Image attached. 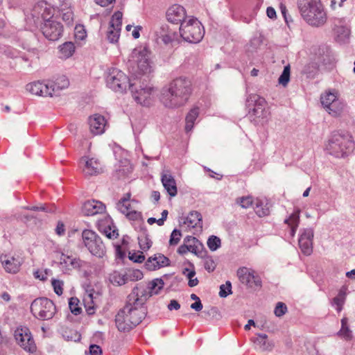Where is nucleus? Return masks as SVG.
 <instances>
[{"mask_svg":"<svg viewBox=\"0 0 355 355\" xmlns=\"http://www.w3.org/2000/svg\"><path fill=\"white\" fill-rule=\"evenodd\" d=\"M192 92V84L189 79L179 77L164 87L160 101L168 108H178L184 105Z\"/></svg>","mask_w":355,"mask_h":355,"instance_id":"f257e3e1","label":"nucleus"},{"mask_svg":"<svg viewBox=\"0 0 355 355\" xmlns=\"http://www.w3.org/2000/svg\"><path fill=\"white\" fill-rule=\"evenodd\" d=\"M134 294H129L125 306L115 316V323L119 331H129L138 325L147 314V308L142 302L134 299Z\"/></svg>","mask_w":355,"mask_h":355,"instance_id":"f03ea898","label":"nucleus"},{"mask_svg":"<svg viewBox=\"0 0 355 355\" xmlns=\"http://www.w3.org/2000/svg\"><path fill=\"white\" fill-rule=\"evenodd\" d=\"M301 16L310 26L319 27L327 21V14L320 0H297Z\"/></svg>","mask_w":355,"mask_h":355,"instance_id":"7ed1b4c3","label":"nucleus"},{"mask_svg":"<svg viewBox=\"0 0 355 355\" xmlns=\"http://www.w3.org/2000/svg\"><path fill=\"white\" fill-rule=\"evenodd\" d=\"M355 144L347 132H334L326 146L327 152L335 157H345L353 152Z\"/></svg>","mask_w":355,"mask_h":355,"instance_id":"20e7f679","label":"nucleus"},{"mask_svg":"<svg viewBox=\"0 0 355 355\" xmlns=\"http://www.w3.org/2000/svg\"><path fill=\"white\" fill-rule=\"evenodd\" d=\"M180 34L184 41L196 44L203 38L205 31L200 21L191 18L180 24Z\"/></svg>","mask_w":355,"mask_h":355,"instance_id":"39448f33","label":"nucleus"},{"mask_svg":"<svg viewBox=\"0 0 355 355\" xmlns=\"http://www.w3.org/2000/svg\"><path fill=\"white\" fill-rule=\"evenodd\" d=\"M148 80L146 78L141 79L137 76L134 78L133 83H130L129 85V89L135 101L144 106L150 105L153 91V87L146 84Z\"/></svg>","mask_w":355,"mask_h":355,"instance_id":"423d86ee","label":"nucleus"},{"mask_svg":"<svg viewBox=\"0 0 355 355\" xmlns=\"http://www.w3.org/2000/svg\"><path fill=\"white\" fill-rule=\"evenodd\" d=\"M31 311L36 318L47 320L53 318L56 313V307L53 301L41 297L35 299L31 303Z\"/></svg>","mask_w":355,"mask_h":355,"instance_id":"0eeeda50","label":"nucleus"},{"mask_svg":"<svg viewBox=\"0 0 355 355\" xmlns=\"http://www.w3.org/2000/svg\"><path fill=\"white\" fill-rule=\"evenodd\" d=\"M82 239L84 245L92 254L98 258H102L105 255V245L101 238L95 232L90 230H83Z\"/></svg>","mask_w":355,"mask_h":355,"instance_id":"6e6552de","label":"nucleus"},{"mask_svg":"<svg viewBox=\"0 0 355 355\" xmlns=\"http://www.w3.org/2000/svg\"><path fill=\"white\" fill-rule=\"evenodd\" d=\"M132 81L123 71L116 68L110 69L106 77L107 86L118 92L125 91L130 83H133Z\"/></svg>","mask_w":355,"mask_h":355,"instance_id":"1a4fd4ad","label":"nucleus"},{"mask_svg":"<svg viewBox=\"0 0 355 355\" xmlns=\"http://www.w3.org/2000/svg\"><path fill=\"white\" fill-rule=\"evenodd\" d=\"M133 62L137 64V74H135V78L142 79L140 77V75L144 76V78L148 79V77L146 76L152 71L151 63L149 59L148 52L146 49H144L141 51H137L135 50L133 52Z\"/></svg>","mask_w":355,"mask_h":355,"instance_id":"9d476101","label":"nucleus"},{"mask_svg":"<svg viewBox=\"0 0 355 355\" xmlns=\"http://www.w3.org/2000/svg\"><path fill=\"white\" fill-rule=\"evenodd\" d=\"M15 338L18 344L26 352L33 353L36 345L30 329L27 327H21L15 331Z\"/></svg>","mask_w":355,"mask_h":355,"instance_id":"9b49d317","label":"nucleus"},{"mask_svg":"<svg viewBox=\"0 0 355 355\" xmlns=\"http://www.w3.org/2000/svg\"><path fill=\"white\" fill-rule=\"evenodd\" d=\"M237 276L242 284L250 288H257L262 286L261 277L251 268H239L237 270Z\"/></svg>","mask_w":355,"mask_h":355,"instance_id":"f8f14e48","label":"nucleus"},{"mask_svg":"<svg viewBox=\"0 0 355 355\" xmlns=\"http://www.w3.org/2000/svg\"><path fill=\"white\" fill-rule=\"evenodd\" d=\"M44 36L50 41H57L62 35L63 26L55 19H46L41 25Z\"/></svg>","mask_w":355,"mask_h":355,"instance_id":"ddd939ff","label":"nucleus"},{"mask_svg":"<svg viewBox=\"0 0 355 355\" xmlns=\"http://www.w3.org/2000/svg\"><path fill=\"white\" fill-rule=\"evenodd\" d=\"M79 165L86 177L97 175L103 171L101 163L96 158L83 157L79 161Z\"/></svg>","mask_w":355,"mask_h":355,"instance_id":"4468645a","label":"nucleus"},{"mask_svg":"<svg viewBox=\"0 0 355 355\" xmlns=\"http://www.w3.org/2000/svg\"><path fill=\"white\" fill-rule=\"evenodd\" d=\"M53 85L50 81H37L31 83L26 85V90L32 94L40 96H53V89L51 86Z\"/></svg>","mask_w":355,"mask_h":355,"instance_id":"2eb2a0df","label":"nucleus"},{"mask_svg":"<svg viewBox=\"0 0 355 355\" xmlns=\"http://www.w3.org/2000/svg\"><path fill=\"white\" fill-rule=\"evenodd\" d=\"M313 228L308 227L300 230L298 244L302 252L305 255H310L313 252Z\"/></svg>","mask_w":355,"mask_h":355,"instance_id":"dca6fc26","label":"nucleus"},{"mask_svg":"<svg viewBox=\"0 0 355 355\" xmlns=\"http://www.w3.org/2000/svg\"><path fill=\"white\" fill-rule=\"evenodd\" d=\"M247 105H254V107L249 111V114L258 118H264L266 111L265 110L266 101L263 98L257 94H250L247 98Z\"/></svg>","mask_w":355,"mask_h":355,"instance_id":"f3484780","label":"nucleus"},{"mask_svg":"<svg viewBox=\"0 0 355 355\" xmlns=\"http://www.w3.org/2000/svg\"><path fill=\"white\" fill-rule=\"evenodd\" d=\"M4 259L1 260V266L5 271L10 274H17L24 263V259L18 254L12 255L6 254L3 256Z\"/></svg>","mask_w":355,"mask_h":355,"instance_id":"a211bd4d","label":"nucleus"},{"mask_svg":"<svg viewBox=\"0 0 355 355\" xmlns=\"http://www.w3.org/2000/svg\"><path fill=\"white\" fill-rule=\"evenodd\" d=\"M186 17V11L184 7L175 4L171 6L166 12L167 20L173 24L183 23Z\"/></svg>","mask_w":355,"mask_h":355,"instance_id":"6ab92c4d","label":"nucleus"},{"mask_svg":"<svg viewBox=\"0 0 355 355\" xmlns=\"http://www.w3.org/2000/svg\"><path fill=\"white\" fill-rule=\"evenodd\" d=\"M105 210V205L98 200H88L82 207V213L85 216H94L102 214Z\"/></svg>","mask_w":355,"mask_h":355,"instance_id":"aec40b11","label":"nucleus"},{"mask_svg":"<svg viewBox=\"0 0 355 355\" xmlns=\"http://www.w3.org/2000/svg\"><path fill=\"white\" fill-rule=\"evenodd\" d=\"M89 125L93 135H101L105 130V119L103 116L96 114L89 118Z\"/></svg>","mask_w":355,"mask_h":355,"instance_id":"412c9836","label":"nucleus"},{"mask_svg":"<svg viewBox=\"0 0 355 355\" xmlns=\"http://www.w3.org/2000/svg\"><path fill=\"white\" fill-rule=\"evenodd\" d=\"M162 183L171 197H174L178 193L176 182L171 174H162L161 177Z\"/></svg>","mask_w":355,"mask_h":355,"instance_id":"4be33fe9","label":"nucleus"},{"mask_svg":"<svg viewBox=\"0 0 355 355\" xmlns=\"http://www.w3.org/2000/svg\"><path fill=\"white\" fill-rule=\"evenodd\" d=\"M254 343L261 351H271L275 343L272 340H268V336L265 334H258L257 337L254 340Z\"/></svg>","mask_w":355,"mask_h":355,"instance_id":"5701e85b","label":"nucleus"},{"mask_svg":"<svg viewBox=\"0 0 355 355\" xmlns=\"http://www.w3.org/2000/svg\"><path fill=\"white\" fill-rule=\"evenodd\" d=\"M130 294H134L135 295L134 299H137L138 302H142L144 305H145L146 301L153 295L150 290H148V286L146 287L141 283L134 287Z\"/></svg>","mask_w":355,"mask_h":355,"instance_id":"b1692460","label":"nucleus"},{"mask_svg":"<svg viewBox=\"0 0 355 355\" xmlns=\"http://www.w3.org/2000/svg\"><path fill=\"white\" fill-rule=\"evenodd\" d=\"M284 223L290 227V234L294 237L300 223V210L292 213L288 218L284 220Z\"/></svg>","mask_w":355,"mask_h":355,"instance_id":"393cba45","label":"nucleus"},{"mask_svg":"<svg viewBox=\"0 0 355 355\" xmlns=\"http://www.w3.org/2000/svg\"><path fill=\"white\" fill-rule=\"evenodd\" d=\"M184 224L187 225L189 228H194L202 225V216L200 212L197 211H191L189 215L185 218Z\"/></svg>","mask_w":355,"mask_h":355,"instance_id":"a878e982","label":"nucleus"},{"mask_svg":"<svg viewBox=\"0 0 355 355\" xmlns=\"http://www.w3.org/2000/svg\"><path fill=\"white\" fill-rule=\"evenodd\" d=\"M74 52L75 46L71 42H66L59 46L60 57L62 59L71 57Z\"/></svg>","mask_w":355,"mask_h":355,"instance_id":"bb28decb","label":"nucleus"},{"mask_svg":"<svg viewBox=\"0 0 355 355\" xmlns=\"http://www.w3.org/2000/svg\"><path fill=\"white\" fill-rule=\"evenodd\" d=\"M199 115V108L198 107H194L191 109L189 112L187 114L185 121H186V125H185V130L187 132H190L193 128L194 123L197 119V117Z\"/></svg>","mask_w":355,"mask_h":355,"instance_id":"cd10ccee","label":"nucleus"},{"mask_svg":"<svg viewBox=\"0 0 355 355\" xmlns=\"http://www.w3.org/2000/svg\"><path fill=\"white\" fill-rule=\"evenodd\" d=\"M345 297L346 288L343 287L339 291L338 295L333 298L331 305L336 308L338 312H340L342 311L345 301Z\"/></svg>","mask_w":355,"mask_h":355,"instance_id":"c85d7f7f","label":"nucleus"},{"mask_svg":"<svg viewBox=\"0 0 355 355\" xmlns=\"http://www.w3.org/2000/svg\"><path fill=\"white\" fill-rule=\"evenodd\" d=\"M132 166L128 160H124L121 162L116 169V173L118 178H121L127 176L132 173Z\"/></svg>","mask_w":355,"mask_h":355,"instance_id":"c756f323","label":"nucleus"},{"mask_svg":"<svg viewBox=\"0 0 355 355\" xmlns=\"http://www.w3.org/2000/svg\"><path fill=\"white\" fill-rule=\"evenodd\" d=\"M109 280L114 286H122L127 283V275L119 271H114L110 274Z\"/></svg>","mask_w":355,"mask_h":355,"instance_id":"7c9ffc66","label":"nucleus"},{"mask_svg":"<svg viewBox=\"0 0 355 355\" xmlns=\"http://www.w3.org/2000/svg\"><path fill=\"white\" fill-rule=\"evenodd\" d=\"M53 85L51 88L53 89V95H57V92L60 90L68 87L69 82L65 76H61L56 79L55 81H51Z\"/></svg>","mask_w":355,"mask_h":355,"instance_id":"2f4dec72","label":"nucleus"},{"mask_svg":"<svg viewBox=\"0 0 355 355\" xmlns=\"http://www.w3.org/2000/svg\"><path fill=\"white\" fill-rule=\"evenodd\" d=\"M344 104L338 99L334 103L327 106L325 109L328 113L333 116H338L340 115L344 109Z\"/></svg>","mask_w":355,"mask_h":355,"instance_id":"473e14b6","label":"nucleus"},{"mask_svg":"<svg viewBox=\"0 0 355 355\" xmlns=\"http://www.w3.org/2000/svg\"><path fill=\"white\" fill-rule=\"evenodd\" d=\"M130 194L126 193L117 203L118 209L123 214H127V212L132 209L130 202Z\"/></svg>","mask_w":355,"mask_h":355,"instance_id":"72a5a7b5","label":"nucleus"},{"mask_svg":"<svg viewBox=\"0 0 355 355\" xmlns=\"http://www.w3.org/2000/svg\"><path fill=\"white\" fill-rule=\"evenodd\" d=\"M320 101L322 105L326 108L334 103L336 101H338L336 92H329L321 95Z\"/></svg>","mask_w":355,"mask_h":355,"instance_id":"f704fd0d","label":"nucleus"},{"mask_svg":"<svg viewBox=\"0 0 355 355\" xmlns=\"http://www.w3.org/2000/svg\"><path fill=\"white\" fill-rule=\"evenodd\" d=\"M254 211L259 217H263L269 214V208L267 207V205H264L261 200L257 199L254 202Z\"/></svg>","mask_w":355,"mask_h":355,"instance_id":"c9c22d12","label":"nucleus"},{"mask_svg":"<svg viewBox=\"0 0 355 355\" xmlns=\"http://www.w3.org/2000/svg\"><path fill=\"white\" fill-rule=\"evenodd\" d=\"M164 281L161 278H157L150 282L148 284V290H150L151 294L157 295L164 286Z\"/></svg>","mask_w":355,"mask_h":355,"instance_id":"e433bc0d","label":"nucleus"},{"mask_svg":"<svg viewBox=\"0 0 355 355\" xmlns=\"http://www.w3.org/2000/svg\"><path fill=\"white\" fill-rule=\"evenodd\" d=\"M85 308L88 315H93L95 313V307L93 301V294L92 293H87L83 299Z\"/></svg>","mask_w":355,"mask_h":355,"instance_id":"4c0bfd02","label":"nucleus"},{"mask_svg":"<svg viewBox=\"0 0 355 355\" xmlns=\"http://www.w3.org/2000/svg\"><path fill=\"white\" fill-rule=\"evenodd\" d=\"M123 14L120 11L114 12L110 21V28H115L121 31L122 26Z\"/></svg>","mask_w":355,"mask_h":355,"instance_id":"58836bf2","label":"nucleus"},{"mask_svg":"<svg viewBox=\"0 0 355 355\" xmlns=\"http://www.w3.org/2000/svg\"><path fill=\"white\" fill-rule=\"evenodd\" d=\"M60 263L69 264L74 268H78L83 266V261H81L80 259H72L71 257L66 256L64 254H62L61 256Z\"/></svg>","mask_w":355,"mask_h":355,"instance_id":"ea45409f","label":"nucleus"},{"mask_svg":"<svg viewBox=\"0 0 355 355\" xmlns=\"http://www.w3.org/2000/svg\"><path fill=\"white\" fill-rule=\"evenodd\" d=\"M79 300L76 297H71L69 301V307L71 312L76 315L82 313V309L79 306Z\"/></svg>","mask_w":355,"mask_h":355,"instance_id":"a19ab883","label":"nucleus"},{"mask_svg":"<svg viewBox=\"0 0 355 355\" xmlns=\"http://www.w3.org/2000/svg\"><path fill=\"white\" fill-rule=\"evenodd\" d=\"M337 37L342 41H345L349 36L350 31L345 26H337L334 28Z\"/></svg>","mask_w":355,"mask_h":355,"instance_id":"79ce46f5","label":"nucleus"},{"mask_svg":"<svg viewBox=\"0 0 355 355\" xmlns=\"http://www.w3.org/2000/svg\"><path fill=\"white\" fill-rule=\"evenodd\" d=\"M291 68L290 65L284 67V70L279 78V83L283 86H286L290 80Z\"/></svg>","mask_w":355,"mask_h":355,"instance_id":"37998d69","label":"nucleus"},{"mask_svg":"<svg viewBox=\"0 0 355 355\" xmlns=\"http://www.w3.org/2000/svg\"><path fill=\"white\" fill-rule=\"evenodd\" d=\"M318 67L316 63H310L304 69V73L308 78H313L318 73Z\"/></svg>","mask_w":355,"mask_h":355,"instance_id":"c03bdc74","label":"nucleus"},{"mask_svg":"<svg viewBox=\"0 0 355 355\" xmlns=\"http://www.w3.org/2000/svg\"><path fill=\"white\" fill-rule=\"evenodd\" d=\"M197 250H198V247H197V245H195L194 244L193 245V244L183 243L178 248V252L180 254H184L187 252H191L192 253L197 254Z\"/></svg>","mask_w":355,"mask_h":355,"instance_id":"a18cd8bd","label":"nucleus"},{"mask_svg":"<svg viewBox=\"0 0 355 355\" xmlns=\"http://www.w3.org/2000/svg\"><path fill=\"white\" fill-rule=\"evenodd\" d=\"M103 232L110 239H116L119 236L118 230L114 225H107L103 229Z\"/></svg>","mask_w":355,"mask_h":355,"instance_id":"49530a36","label":"nucleus"},{"mask_svg":"<svg viewBox=\"0 0 355 355\" xmlns=\"http://www.w3.org/2000/svg\"><path fill=\"white\" fill-rule=\"evenodd\" d=\"M207 246L211 251H216L221 244L220 239L216 236H211L207 240Z\"/></svg>","mask_w":355,"mask_h":355,"instance_id":"de8ad7c7","label":"nucleus"},{"mask_svg":"<svg viewBox=\"0 0 355 355\" xmlns=\"http://www.w3.org/2000/svg\"><path fill=\"white\" fill-rule=\"evenodd\" d=\"M120 31L115 28H108L107 33V39L110 43H116L118 42L120 36Z\"/></svg>","mask_w":355,"mask_h":355,"instance_id":"09e8293b","label":"nucleus"},{"mask_svg":"<svg viewBox=\"0 0 355 355\" xmlns=\"http://www.w3.org/2000/svg\"><path fill=\"white\" fill-rule=\"evenodd\" d=\"M157 257L155 254L153 256L148 257V259L145 262L144 267L149 271L156 270V265H157Z\"/></svg>","mask_w":355,"mask_h":355,"instance_id":"8fccbe9b","label":"nucleus"},{"mask_svg":"<svg viewBox=\"0 0 355 355\" xmlns=\"http://www.w3.org/2000/svg\"><path fill=\"white\" fill-rule=\"evenodd\" d=\"M203 265L205 269L209 272H213L216 267V263L215 261L210 256H207L204 258Z\"/></svg>","mask_w":355,"mask_h":355,"instance_id":"3c124183","label":"nucleus"},{"mask_svg":"<svg viewBox=\"0 0 355 355\" xmlns=\"http://www.w3.org/2000/svg\"><path fill=\"white\" fill-rule=\"evenodd\" d=\"M75 38L77 40H83L87 37L86 30L81 24L76 25L74 29Z\"/></svg>","mask_w":355,"mask_h":355,"instance_id":"603ef678","label":"nucleus"},{"mask_svg":"<svg viewBox=\"0 0 355 355\" xmlns=\"http://www.w3.org/2000/svg\"><path fill=\"white\" fill-rule=\"evenodd\" d=\"M230 294H232V284L230 281H227L225 284L220 286L219 296L226 297Z\"/></svg>","mask_w":355,"mask_h":355,"instance_id":"864d4df0","label":"nucleus"},{"mask_svg":"<svg viewBox=\"0 0 355 355\" xmlns=\"http://www.w3.org/2000/svg\"><path fill=\"white\" fill-rule=\"evenodd\" d=\"M138 240L140 248L144 251H146L148 249H150L153 243L151 240L148 237V236H139L138 237Z\"/></svg>","mask_w":355,"mask_h":355,"instance_id":"5fc2aeb1","label":"nucleus"},{"mask_svg":"<svg viewBox=\"0 0 355 355\" xmlns=\"http://www.w3.org/2000/svg\"><path fill=\"white\" fill-rule=\"evenodd\" d=\"M237 204H239L241 207L247 209L251 207L254 201L252 196H243L236 199Z\"/></svg>","mask_w":355,"mask_h":355,"instance_id":"6e6d98bb","label":"nucleus"},{"mask_svg":"<svg viewBox=\"0 0 355 355\" xmlns=\"http://www.w3.org/2000/svg\"><path fill=\"white\" fill-rule=\"evenodd\" d=\"M127 275V282L128 281H137L141 279L144 277L143 272L139 270H132L125 273Z\"/></svg>","mask_w":355,"mask_h":355,"instance_id":"4d7b16f0","label":"nucleus"},{"mask_svg":"<svg viewBox=\"0 0 355 355\" xmlns=\"http://www.w3.org/2000/svg\"><path fill=\"white\" fill-rule=\"evenodd\" d=\"M156 256L157 257L158 263L157 265H156L157 270L159 269L160 268H163L170 265L171 261L169 259L164 256V254L161 253H157L156 254Z\"/></svg>","mask_w":355,"mask_h":355,"instance_id":"13d9d810","label":"nucleus"},{"mask_svg":"<svg viewBox=\"0 0 355 355\" xmlns=\"http://www.w3.org/2000/svg\"><path fill=\"white\" fill-rule=\"evenodd\" d=\"M178 34L175 32L171 31L168 34L162 35L159 39V42H163L164 44H168L173 41L177 40Z\"/></svg>","mask_w":355,"mask_h":355,"instance_id":"bf43d9fd","label":"nucleus"},{"mask_svg":"<svg viewBox=\"0 0 355 355\" xmlns=\"http://www.w3.org/2000/svg\"><path fill=\"white\" fill-rule=\"evenodd\" d=\"M51 284H52L54 292L58 295H61L63 293L64 282L59 279H52Z\"/></svg>","mask_w":355,"mask_h":355,"instance_id":"052dcab7","label":"nucleus"},{"mask_svg":"<svg viewBox=\"0 0 355 355\" xmlns=\"http://www.w3.org/2000/svg\"><path fill=\"white\" fill-rule=\"evenodd\" d=\"M28 55H24L21 56V58L25 62L30 61L32 62L33 59H38V50L35 48H33L28 50Z\"/></svg>","mask_w":355,"mask_h":355,"instance_id":"680f3d73","label":"nucleus"},{"mask_svg":"<svg viewBox=\"0 0 355 355\" xmlns=\"http://www.w3.org/2000/svg\"><path fill=\"white\" fill-rule=\"evenodd\" d=\"M171 31L169 30L168 26L167 24H163L160 26L155 31L156 40L157 42H159V39L162 37V35H164L168 34Z\"/></svg>","mask_w":355,"mask_h":355,"instance_id":"e2e57ef3","label":"nucleus"},{"mask_svg":"<svg viewBox=\"0 0 355 355\" xmlns=\"http://www.w3.org/2000/svg\"><path fill=\"white\" fill-rule=\"evenodd\" d=\"M62 18L67 25H71L73 21V13L72 10L68 9L67 10L62 11Z\"/></svg>","mask_w":355,"mask_h":355,"instance_id":"0e129e2a","label":"nucleus"},{"mask_svg":"<svg viewBox=\"0 0 355 355\" xmlns=\"http://www.w3.org/2000/svg\"><path fill=\"white\" fill-rule=\"evenodd\" d=\"M181 236H182V234L180 230H177V229L173 230L171 234V237H170V240H169L170 245H177L179 243V241H180Z\"/></svg>","mask_w":355,"mask_h":355,"instance_id":"69168bd1","label":"nucleus"},{"mask_svg":"<svg viewBox=\"0 0 355 355\" xmlns=\"http://www.w3.org/2000/svg\"><path fill=\"white\" fill-rule=\"evenodd\" d=\"M287 311V306L283 302H278L275 308L274 313L277 317L283 316Z\"/></svg>","mask_w":355,"mask_h":355,"instance_id":"338daca9","label":"nucleus"},{"mask_svg":"<svg viewBox=\"0 0 355 355\" xmlns=\"http://www.w3.org/2000/svg\"><path fill=\"white\" fill-rule=\"evenodd\" d=\"M128 258L133 262L139 263H142L145 260V256L143 254V252H139V253L130 252Z\"/></svg>","mask_w":355,"mask_h":355,"instance_id":"774afa93","label":"nucleus"}]
</instances>
